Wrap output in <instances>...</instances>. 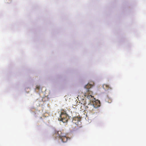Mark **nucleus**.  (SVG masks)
I'll return each mask as SVG.
<instances>
[{
	"mask_svg": "<svg viewBox=\"0 0 146 146\" xmlns=\"http://www.w3.org/2000/svg\"><path fill=\"white\" fill-rule=\"evenodd\" d=\"M55 133L58 135L60 138L63 142H66L68 140L70 139V138L66 137V134L64 133L63 131H55Z\"/></svg>",
	"mask_w": 146,
	"mask_h": 146,
	"instance_id": "nucleus-1",
	"label": "nucleus"
},
{
	"mask_svg": "<svg viewBox=\"0 0 146 146\" xmlns=\"http://www.w3.org/2000/svg\"><path fill=\"white\" fill-rule=\"evenodd\" d=\"M69 118V116L65 112H62L61 113L58 120L64 123L66 122Z\"/></svg>",
	"mask_w": 146,
	"mask_h": 146,
	"instance_id": "nucleus-2",
	"label": "nucleus"
},
{
	"mask_svg": "<svg viewBox=\"0 0 146 146\" xmlns=\"http://www.w3.org/2000/svg\"><path fill=\"white\" fill-rule=\"evenodd\" d=\"M99 105L95 106L94 104H89L86 109V110H89L92 113H94L95 111L98 110V108Z\"/></svg>",
	"mask_w": 146,
	"mask_h": 146,
	"instance_id": "nucleus-3",
	"label": "nucleus"
},
{
	"mask_svg": "<svg viewBox=\"0 0 146 146\" xmlns=\"http://www.w3.org/2000/svg\"><path fill=\"white\" fill-rule=\"evenodd\" d=\"M103 88L104 89L106 90H108L109 88L110 89H111V88L110 86L109 85L107 84H104L103 85Z\"/></svg>",
	"mask_w": 146,
	"mask_h": 146,
	"instance_id": "nucleus-4",
	"label": "nucleus"
},
{
	"mask_svg": "<svg viewBox=\"0 0 146 146\" xmlns=\"http://www.w3.org/2000/svg\"><path fill=\"white\" fill-rule=\"evenodd\" d=\"M106 101L107 102L110 103L112 101V99L111 97H109L108 96L106 98Z\"/></svg>",
	"mask_w": 146,
	"mask_h": 146,
	"instance_id": "nucleus-5",
	"label": "nucleus"
},
{
	"mask_svg": "<svg viewBox=\"0 0 146 146\" xmlns=\"http://www.w3.org/2000/svg\"><path fill=\"white\" fill-rule=\"evenodd\" d=\"M84 96L85 97H87L88 98V99H90L93 97V96L91 95L85 94L84 95Z\"/></svg>",
	"mask_w": 146,
	"mask_h": 146,
	"instance_id": "nucleus-6",
	"label": "nucleus"
},
{
	"mask_svg": "<svg viewBox=\"0 0 146 146\" xmlns=\"http://www.w3.org/2000/svg\"><path fill=\"white\" fill-rule=\"evenodd\" d=\"M37 88L39 89V88L38 87H37Z\"/></svg>",
	"mask_w": 146,
	"mask_h": 146,
	"instance_id": "nucleus-7",
	"label": "nucleus"
}]
</instances>
